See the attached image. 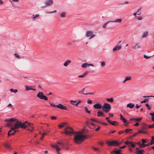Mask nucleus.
I'll return each instance as SVG.
<instances>
[{
	"instance_id": "obj_1",
	"label": "nucleus",
	"mask_w": 154,
	"mask_h": 154,
	"mask_svg": "<svg viewBox=\"0 0 154 154\" xmlns=\"http://www.w3.org/2000/svg\"><path fill=\"white\" fill-rule=\"evenodd\" d=\"M87 138L86 135L78 134L74 137V141L75 143L79 144L81 143L85 139Z\"/></svg>"
},
{
	"instance_id": "obj_2",
	"label": "nucleus",
	"mask_w": 154,
	"mask_h": 154,
	"mask_svg": "<svg viewBox=\"0 0 154 154\" xmlns=\"http://www.w3.org/2000/svg\"><path fill=\"white\" fill-rule=\"evenodd\" d=\"M26 122H24L22 123L21 122L19 121H17L15 124L14 125L13 127L15 129H16L19 128L26 129Z\"/></svg>"
},
{
	"instance_id": "obj_3",
	"label": "nucleus",
	"mask_w": 154,
	"mask_h": 154,
	"mask_svg": "<svg viewBox=\"0 0 154 154\" xmlns=\"http://www.w3.org/2000/svg\"><path fill=\"white\" fill-rule=\"evenodd\" d=\"M102 109L103 111L107 113L111 110V107L109 104L105 103L104 105L102 106Z\"/></svg>"
},
{
	"instance_id": "obj_4",
	"label": "nucleus",
	"mask_w": 154,
	"mask_h": 154,
	"mask_svg": "<svg viewBox=\"0 0 154 154\" xmlns=\"http://www.w3.org/2000/svg\"><path fill=\"white\" fill-rule=\"evenodd\" d=\"M85 35L87 37H89V39L90 40L94 37L96 35L94 34L93 31L88 30L86 32Z\"/></svg>"
},
{
	"instance_id": "obj_5",
	"label": "nucleus",
	"mask_w": 154,
	"mask_h": 154,
	"mask_svg": "<svg viewBox=\"0 0 154 154\" xmlns=\"http://www.w3.org/2000/svg\"><path fill=\"white\" fill-rule=\"evenodd\" d=\"M37 97L41 99H43L45 100H48V97L43 94L42 92H39L37 95Z\"/></svg>"
},
{
	"instance_id": "obj_6",
	"label": "nucleus",
	"mask_w": 154,
	"mask_h": 154,
	"mask_svg": "<svg viewBox=\"0 0 154 154\" xmlns=\"http://www.w3.org/2000/svg\"><path fill=\"white\" fill-rule=\"evenodd\" d=\"M15 120L14 118H12L5 119L4 121L5 122H7L6 123L7 125L11 126L12 125V123Z\"/></svg>"
},
{
	"instance_id": "obj_7",
	"label": "nucleus",
	"mask_w": 154,
	"mask_h": 154,
	"mask_svg": "<svg viewBox=\"0 0 154 154\" xmlns=\"http://www.w3.org/2000/svg\"><path fill=\"white\" fill-rule=\"evenodd\" d=\"M65 131L66 132H67V135L70 134H74V131L73 129L69 127H66L65 129Z\"/></svg>"
},
{
	"instance_id": "obj_8",
	"label": "nucleus",
	"mask_w": 154,
	"mask_h": 154,
	"mask_svg": "<svg viewBox=\"0 0 154 154\" xmlns=\"http://www.w3.org/2000/svg\"><path fill=\"white\" fill-rule=\"evenodd\" d=\"M106 143L110 146H117L118 143L117 141H108Z\"/></svg>"
},
{
	"instance_id": "obj_9",
	"label": "nucleus",
	"mask_w": 154,
	"mask_h": 154,
	"mask_svg": "<svg viewBox=\"0 0 154 154\" xmlns=\"http://www.w3.org/2000/svg\"><path fill=\"white\" fill-rule=\"evenodd\" d=\"M26 122H27L26 124V128L29 126L32 128V129H29V128H28L27 129L28 131H32L33 130V129L34 128V127H33V124L30 123H28L27 121H26Z\"/></svg>"
},
{
	"instance_id": "obj_10",
	"label": "nucleus",
	"mask_w": 154,
	"mask_h": 154,
	"mask_svg": "<svg viewBox=\"0 0 154 154\" xmlns=\"http://www.w3.org/2000/svg\"><path fill=\"white\" fill-rule=\"evenodd\" d=\"M94 107L96 109H100L102 108V105L100 103H97L93 105Z\"/></svg>"
},
{
	"instance_id": "obj_11",
	"label": "nucleus",
	"mask_w": 154,
	"mask_h": 154,
	"mask_svg": "<svg viewBox=\"0 0 154 154\" xmlns=\"http://www.w3.org/2000/svg\"><path fill=\"white\" fill-rule=\"evenodd\" d=\"M53 3L52 0H48L45 2V6H49L51 5Z\"/></svg>"
},
{
	"instance_id": "obj_12",
	"label": "nucleus",
	"mask_w": 154,
	"mask_h": 154,
	"mask_svg": "<svg viewBox=\"0 0 154 154\" xmlns=\"http://www.w3.org/2000/svg\"><path fill=\"white\" fill-rule=\"evenodd\" d=\"M57 107L62 109L67 110L66 106H63L61 104H59L57 105Z\"/></svg>"
},
{
	"instance_id": "obj_13",
	"label": "nucleus",
	"mask_w": 154,
	"mask_h": 154,
	"mask_svg": "<svg viewBox=\"0 0 154 154\" xmlns=\"http://www.w3.org/2000/svg\"><path fill=\"white\" fill-rule=\"evenodd\" d=\"M141 48V46L138 43H136L132 47V48H133L134 49H139Z\"/></svg>"
},
{
	"instance_id": "obj_14",
	"label": "nucleus",
	"mask_w": 154,
	"mask_h": 154,
	"mask_svg": "<svg viewBox=\"0 0 154 154\" xmlns=\"http://www.w3.org/2000/svg\"><path fill=\"white\" fill-rule=\"evenodd\" d=\"M125 144L129 146V145L131 144L132 147H134L135 146V145L131 142L126 141L125 142Z\"/></svg>"
},
{
	"instance_id": "obj_15",
	"label": "nucleus",
	"mask_w": 154,
	"mask_h": 154,
	"mask_svg": "<svg viewBox=\"0 0 154 154\" xmlns=\"http://www.w3.org/2000/svg\"><path fill=\"white\" fill-rule=\"evenodd\" d=\"M32 87H34L33 86H25V88L26 90L29 91V90H32L34 91H36V89L35 88H32Z\"/></svg>"
},
{
	"instance_id": "obj_16",
	"label": "nucleus",
	"mask_w": 154,
	"mask_h": 154,
	"mask_svg": "<svg viewBox=\"0 0 154 154\" xmlns=\"http://www.w3.org/2000/svg\"><path fill=\"white\" fill-rule=\"evenodd\" d=\"M97 117L100 116L105 117V115L104 114L102 111H98L97 112Z\"/></svg>"
},
{
	"instance_id": "obj_17",
	"label": "nucleus",
	"mask_w": 154,
	"mask_h": 154,
	"mask_svg": "<svg viewBox=\"0 0 154 154\" xmlns=\"http://www.w3.org/2000/svg\"><path fill=\"white\" fill-rule=\"evenodd\" d=\"M120 149L114 150L111 152V154H120Z\"/></svg>"
},
{
	"instance_id": "obj_18",
	"label": "nucleus",
	"mask_w": 154,
	"mask_h": 154,
	"mask_svg": "<svg viewBox=\"0 0 154 154\" xmlns=\"http://www.w3.org/2000/svg\"><path fill=\"white\" fill-rule=\"evenodd\" d=\"M122 48L121 45L119 46L118 45H116L114 48L113 49V51H116L117 50H119L121 49Z\"/></svg>"
},
{
	"instance_id": "obj_19",
	"label": "nucleus",
	"mask_w": 154,
	"mask_h": 154,
	"mask_svg": "<svg viewBox=\"0 0 154 154\" xmlns=\"http://www.w3.org/2000/svg\"><path fill=\"white\" fill-rule=\"evenodd\" d=\"M147 126L146 123H143V126L141 128V129L144 131H146V130L147 128Z\"/></svg>"
},
{
	"instance_id": "obj_20",
	"label": "nucleus",
	"mask_w": 154,
	"mask_h": 154,
	"mask_svg": "<svg viewBox=\"0 0 154 154\" xmlns=\"http://www.w3.org/2000/svg\"><path fill=\"white\" fill-rule=\"evenodd\" d=\"M142 119V118H131L130 119V120L131 121H137L138 122L140 121Z\"/></svg>"
},
{
	"instance_id": "obj_21",
	"label": "nucleus",
	"mask_w": 154,
	"mask_h": 154,
	"mask_svg": "<svg viewBox=\"0 0 154 154\" xmlns=\"http://www.w3.org/2000/svg\"><path fill=\"white\" fill-rule=\"evenodd\" d=\"M71 60H66L63 64V65L65 66H67L69 64L71 63Z\"/></svg>"
},
{
	"instance_id": "obj_22",
	"label": "nucleus",
	"mask_w": 154,
	"mask_h": 154,
	"mask_svg": "<svg viewBox=\"0 0 154 154\" xmlns=\"http://www.w3.org/2000/svg\"><path fill=\"white\" fill-rule=\"evenodd\" d=\"M134 104L132 103H130L127 105V107L130 108H132L134 107Z\"/></svg>"
},
{
	"instance_id": "obj_23",
	"label": "nucleus",
	"mask_w": 154,
	"mask_h": 154,
	"mask_svg": "<svg viewBox=\"0 0 154 154\" xmlns=\"http://www.w3.org/2000/svg\"><path fill=\"white\" fill-rule=\"evenodd\" d=\"M109 123L113 125H118L119 123L115 121H112L110 122H109Z\"/></svg>"
},
{
	"instance_id": "obj_24",
	"label": "nucleus",
	"mask_w": 154,
	"mask_h": 154,
	"mask_svg": "<svg viewBox=\"0 0 154 154\" xmlns=\"http://www.w3.org/2000/svg\"><path fill=\"white\" fill-rule=\"evenodd\" d=\"M122 21V20L121 19H117L116 20H115L110 21V22L112 23L119 22L120 23H121Z\"/></svg>"
},
{
	"instance_id": "obj_25",
	"label": "nucleus",
	"mask_w": 154,
	"mask_h": 154,
	"mask_svg": "<svg viewBox=\"0 0 154 154\" xmlns=\"http://www.w3.org/2000/svg\"><path fill=\"white\" fill-rule=\"evenodd\" d=\"M131 77L130 76H128L125 77V79L123 81V83H125L126 81L131 80Z\"/></svg>"
},
{
	"instance_id": "obj_26",
	"label": "nucleus",
	"mask_w": 154,
	"mask_h": 154,
	"mask_svg": "<svg viewBox=\"0 0 154 154\" xmlns=\"http://www.w3.org/2000/svg\"><path fill=\"white\" fill-rule=\"evenodd\" d=\"M88 72H86L84 73L82 75H79L78 76V77L80 78V77H85L88 74Z\"/></svg>"
},
{
	"instance_id": "obj_27",
	"label": "nucleus",
	"mask_w": 154,
	"mask_h": 154,
	"mask_svg": "<svg viewBox=\"0 0 154 154\" xmlns=\"http://www.w3.org/2000/svg\"><path fill=\"white\" fill-rule=\"evenodd\" d=\"M148 34V32L147 31L144 32L143 33L142 36V38H145L146 37Z\"/></svg>"
},
{
	"instance_id": "obj_28",
	"label": "nucleus",
	"mask_w": 154,
	"mask_h": 154,
	"mask_svg": "<svg viewBox=\"0 0 154 154\" xmlns=\"http://www.w3.org/2000/svg\"><path fill=\"white\" fill-rule=\"evenodd\" d=\"M144 151L143 149H140L138 151H137L136 152V153L137 154H143V152Z\"/></svg>"
},
{
	"instance_id": "obj_29",
	"label": "nucleus",
	"mask_w": 154,
	"mask_h": 154,
	"mask_svg": "<svg viewBox=\"0 0 154 154\" xmlns=\"http://www.w3.org/2000/svg\"><path fill=\"white\" fill-rule=\"evenodd\" d=\"M141 9V8H138L135 12L136 13H137V14L138 15H140L141 14V12H140V10Z\"/></svg>"
},
{
	"instance_id": "obj_30",
	"label": "nucleus",
	"mask_w": 154,
	"mask_h": 154,
	"mask_svg": "<svg viewBox=\"0 0 154 154\" xmlns=\"http://www.w3.org/2000/svg\"><path fill=\"white\" fill-rule=\"evenodd\" d=\"M88 65V63H84L83 64L81 65V67L82 68H85L86 67H87L89 66V65Z\"/></svg>"
},
{
	"instance_id": "obj_31",
	"label": "nucleus",
	"mask_w": 154,
	"mask_h": 154,
	"mask_svg": "<svg viewBox=\"0 0 154 154\" xmlns=\"http://www.w3.org/2000/svg\"><path fill=\"white\" fill-rule=\"evenodd\" d=\"M154 144V137L152 136L151 137V140L150 142V144L152 145Z\"/></svg>"
},
{
	"instance_id": "obj_32",
	"label": "nucleus",
	"mask_w": 154,
	"mask_h": 154,
	"mask_svg": "<svg viewBox=\"0 0 154 154\" xmlns=\"http://www.w3.org/2000/svg\"><path fill=\"white\" fill-rule=\"evenodd\" d=\"M137 133H138V134L139 133H142L144 134H147V131H143L142 129V130H139Z\"/></svg>"
},
{
	"instance_id": "obj_33",
	"label": "nucleus",
	"mask_w": 154,
	"mask_h": 154,
	"mask_svg": "<svg viewBox=\"0 0 154 154\" xmlns=\"http://www.w3.org/2000/svg\"><path fill=\"white\" fill-rule=\"evenodd\" d=\"M149 114L151 116L152 119V121L154 122V112L153 113H150Z\"/></svg>"
},
{
	"instance_id": "obj_34",
	"label": "nucleus",
	"mask_w": 154,
	"mask_h": 154,
	"mask_svg": "<svg viewBox=\"0 0 154 154\" xmlns=\"http://www.w3.org/2000/svg\"><path fill=\"white\" fill-rule=\"evenodd\" d=\"M66 12H63L61 13L60 16L61 17L64 18L66 17Z\"/></svg>"
},
{
	"instance_id": "obj_35",
	"label": "nucleus",
	"mask_w": 154,
	"mask_h": 154,
	"mask_svg": "<svg viewBox=\"0 0 154 154\" xmlns=\"http://www.w3.org/2000/svg\"><path fill=\"white\" fill-rule=\"evenodd\" d=\"M66 123L65 122H63L58 125V127L60 128H61L62 127H64L65 125H66Z\"/></svg>"
},
{
	"instance_id": "obj_36",
	"label": "nucleus",
	"mask_w": 154,
	"mask_h": 154,
	"mask_svg": "<svg viewBox=\"0 0 154 154\" xmlns=\"http://www.w3.org/2000/svg\"><path fill=\"white\" fill-rule=\"evenodd\" d=\"M145 144L143 143V142H142V143L139 146V147L140 148H143L145 147Z\"/></svg>"
},
{
	"instance_id": "obj_37",
	"label": "nucleus",
	"mask_w": 154,
	"mask_h": 154,
	"mask_svg": "<svg viewBox=\"0 0 154 154\" xmlns=\"http://www.w3.org/2000/svg\"><path fill=\"white\" fill-rule=\"evenodd\" d=\"M107 100L108 102L112 103L114 101V99L113 98H107Z\"/></svg>"
},
{
	"instance_id": "obj_38",
	"label": "nucleus",
	"mask_w": 154,
	"mask_h": 154,
	"mask_svg": "<svg viewBox=\"0 0 154 154\" xmlns=\"http://www.w3.org/2000/svg\"><path fill=\"white\" fill-rule=\"evenodd\" d=\"M14 56L16 58H17L18 59H21L22 58H23V57H21L19 55L17 54L16 53H15L14 54Z\"/></svg>"
},
{
	"instance_id": "obj_39",
	"label": "nucleus",
	"mask_w": 154,
	"mask_h": 154,
	"mask_svg": "<svg viewBox=\"0 0 154 154\" xmlns=\"http://www.w3.org/2000/svg\"><path fill=\"white\" fill-rule=\"evenodd\" d=\"M4 146L7 148H9V149H10L11 148V147L10 146V145L8 143H5L4 144Z\"/></svg>"
},
{
	"instance_id": "obj_40",
	"label": "nucleus",
	"mask_w": 154,
	"mask_h": 154,
	"mask_svg": "<svg viewBox=\"0 0 154 154\" xmlns=\"http://www.w3.org/2000/svg\"><path fill=\"white\" fill-rule=\"evenodd\" d=\"M132 130V129H129V128H128V129H126L125 131V132L126 133H128V134H130V133H129V132L131 131Z\"/></svg>"
},
{
	"instance_id": "obj_41",
	"label": "nucleus",
	"mask_w": 154,
	"mask_h": 154,
	"mask_svg": "<svg viewBox=\"0 0 154 154\" xmlns=\"http://www.w3.org/2000/svg\"><path fill=\"white\" fill-rule=\"evenodd\" d=\"M10 91L11 92H14V93H16L18 91L17 89H11L10 90Z\"/></svg>"
},
{
	"instance_id": "obj_42",
	"label": "nucleus",
	"mask_w": 154,
	"mask_h": 154,
	"mask_svg": "<svg viewBox=\"0 0 154 154\" xmlns=\"http://www.w3.org/2000/svg\"><path fill=\"white\" fill-rule=\"evenodd\" d=\"M148 140L147 139H146L145 140L143 139H141V141L142 142H143L144 143H147L148 141Z\"/></svg>"
},
{
	"instance_id": "obj_43",
	"label": "nucleus",
	"mask_w": 154,
	"mask_h": 154,
	"mask_svg": "<svg viewBox=\"0 0 154 154\" xmlns=\"http://www.w3.org/2000/svg\"><path fill=\"white\" fill-rule=\"evenodd\" d=\"M85 111L87 113H90L91 111L88 110V108L87 106L85 107Z\"/></svg>"
},
{
	"instance_id": "obj_44",
	"label": "nucleus",
	"mask_w": 154,
	"mask_h": 154,
	"mask_svg": "<svg viewBox=\"0 0 154 154\" xmlns=\"http://www.w3.org/2000/svg\"><path fill=\"white\" fill-rule=\"evenodd\" d=\"M39 15L38 14H36L35 15H33L32 16V17H33L32 19L34 20H35V18L38 17H39Z\"/></svg>"
},
{
	"instance_id": "obj_45",
	"label": "nucleus",
	"mask_w": 154,
	"mask_h": 154,
	"mask_svg": "<svg viewBox=\"0 0 154 154\" xmlns=\"http://www.w3.org/2000/svg\"><path fill=\"white\" fill-rule=\"evenodd\" d=\"M109 22H110V21H109V22H108L106 23H105V24H104L103 26V27L104 28H105L106 26H107V24H108V23H109Z\"/></svg>"
},
{
	"instance_id": "obj_46",
	"label": "nucleus",
	"mask_w": 154,
	"mask_h": 154,
	"mask_svg": "<svg viewBox=\"0 0 154 154\" xmlns=\"http://www.w3.org/2000/svg\"><path fill=\"white\" fill-rule=\"evenodd\" d=\"M86 125H87L89 127H90V128H92V129L94 128H95V127L94 126H92V127H91V126L88 123H86Z\"/></svg>"
},
{
	"instance_id": "obj_47",
	"label": "nucleus",
	"mask_w": 154,
	"mask_h": 154,
	"mask_svg": "<svg viewBox=\"0 0 154 154\" xmlns=\"http://www.w3.org/2000/svg\"><path fill=\"white\" fill-rule=\"evenodd\" d=\"M121 120L123 121L124 123H127V121L125 118L123 117L122 119H121Z\"/></svg>"
},
{
	"instance_id": "obj_48",
	"label": "nucleus",
	"mask_w": 154,
	"mask_h": 154,
	"mask_svg": "<svg viewBox=\"0 0 154 154\" xmlns=\"http://www.w3.org/2000/svg\"><path fill=\"white\" fill-rule=\"evenodd\" d=\"M154 55H152L151 56H146L145 55H143V57L145 58H146V59H148L150 57H152V56H153Z\"/></svg>"
},
{
	"instance_id": "obj_49",
	"label": "nucleus",
	"mask_w": 154,
	"mask_h": 154,
	"mask_svg": "<svg viewBox=\"0 0 154 154\" xmlns=\"http://www.w3.org/2000/svg\"><path fill=\"white\" fill-rule=\"evenodd\" d=\"M148 98H145L143 100L141 101L140 103H146L147 101H148Z\"/></svg>"
},
{
	"instance_id": "obj_50",
	"label": "nucleus",
	"mask_w": 154,
	"mask_h": 154,
	"mask_svg": "<svg viewBox=\"0 0 154 154\" xmlns=\"http://www.w3.org/2000/svg\"><path fill=\"white\" fill-rule=\"evenodd\" d=\"M149 128H154V123H153L152 125H149L148 126Z\"/></svg>"
},
{
	"instance_id": "obj_51",
	"label": "nucleus",
	"mask_w": 154,
	"mask_h": 154,
	"mask_svg": "<svg viewBox=\"0 0 154 154\" xmlns=\"http://www.w3.org/2000/svg\"><path fill=\"white\" fill-rule=\"evenodd\" d=\"M85 90V88H83L82 91H79L78 93H81L82 94H85V93H84V90Z\"/></svg>"
},
{
	"instance_id": "obj_52",
	"label": "nucleus",
	"mask_w": 154,
	"mask_h": 154,
	"mask_svg": "<svg viewBox=\"0 0 154 154\" xmlns=\"http://www.w3.org/2000/svg\"><path fill=\"white\" fill-rule=\"evenodd\" d=\"M81 102V101L80 100H79L78 101V102L76 104H75V103H72V104L73 105L77 106L78 105V104Z\"/></svg>"
},
{
	"instance_id": "obj_53",
	"label": "nucleus",
	"mask_w": 154,
	"mask_h": 154,
	"mask_svg": "<svg viewBox=\"0 0 154 154\" xmlns=\"http://www.w3.org/2000/svg\"><path fill=\"white\" fill-rule=\"evenodd\" d=\"M101 65L102 66L104 67L105 65V62L104 61L102 62L101 63Z\"/></svg>"
},
{
	"instance_id": "obj_54",
	"label": "nucleus",
	"mask_w": 154,
	"mask_h": 154,
	"mask_svg": "<svg viewBox=\"0 0 154 154\" xmlns=\"http://www.w3.org/2000/svg\"><path fill=\"white\" fill-rule=\"evenodd\" d=\"M50 104L53 107H57V105H55L54 103H50Z\"/></svg>"
},
{
	"instance_id": "obj_55",
	"label": "nucleus",
	"mask_w": 154,
	"mask_h": 154,
	"mask_svg": "<svg viewBox=\"0 0 154 154\" xmlns=\"http://www.w3.org/2000/svg\"><path fill=\"white\" fill-rule=\"evenodd\" d=\"M60 142L61 143V146H63L65 145V144L63 142V141L62 140H61L60 141Z\"/></svg>"
},
{
	"instance_id": "obj_56",
	"label": "nucleus",
	"mask_w": 154,
	"mask_h": 154,
	"mask_svg": "<svg viewBox=\"0 0 154 154\" xmlns=\"http://www.w3.org/2000/svg\"><path fill=\"white\" fill-rule=\"evenodd\" d=\"M14 129H15L13 127L11 128L10 129V130L8 131V133H10V132H11L12 131H13V130H14Z\"/></svg>"
},
{
	"instance_id": "obj_57",
	"label": "nucleus",
	"mask_w": 154,
	"mask_h": 154,
	"mask_svg": "<svg viewBox=\"0 0 154 154\" xmlns=\"http://www.w3.org/2000/svg\"><path fill=\"white\" fill-rule=\"evenodd\" d=\"M92 103V101L91 100L88 99L87 102V103L88 104H91Z\"/></svg>"
},
{
	"instance_id": "obj_58",
	"label": "nucleus",
	"mask_w": 154,
	"mask_h": 154,
	"mask_svg": "<svg viewBox=\"0 0 154 154\" xmlns=\"http://www.w3.org/2000/svg\"><path fill=\"white\" fill-rule=\"evenodd\" d=\"M51 119L52 120H55L57 119V117L55 116H52L51 117Z\"/></svg>"
},
{
	"instance_id": "obj_59",
	"label": "nucleus",
	"mask_w": 154,
	"mask_h": 154,
	"mask_svg": "<svg viewBox=\"0 0 154 154\" xmlns=\"http://www.w3.org/2000/svg\"><path fill=\"white\" fill-rule=\"evenodd\" d=\"M94 93H86V94H84L85 95H87L88 94H91V95H93L94 94Z\"/></svg>"
},
{
	"instance_id": "obj_60",
	"label": "nucleus",
	"mask_w": 154,
	"mask_h": 154,
	"mask_svg": "<svg viewBox=\"0 0 154 154\" xmlns=\"http://www.w3.org/2000/svg\"><path fill=\"white\" fill-rule=\"evenodd\" d=\"M51 146L53 148H55L56 149H57V147H58V146L57 145H52Z\"/></svg>"
},
{
	"instance_id": "obj_61",
	"label": "nucleus",
	"mask_w": 154,
	"mask_h": 154,
	"mask_svg": "<svg viewBox=\"0 0 154 154\" xmlns=\"http://www.w3.org/2000/svg\"><path fill=\"white\" fill-rule=\"evenodd\" d=\"M109 117H106L105 118V119L109 123V122H111V120H110L109 119Z\"/></svg>"
},
{
	"instance_id": "obj_62",
	"label": "nucleus",
	"mask_w": 154,
	"mask_h": 154,
	"mask_svg": "<svg viewBox=\"0 0 154 154\" xmlns=\"http://www.w3.org/2000/svg\"><path fill=\"white\" fill-rule=\"evenodd\" d=\"M98 127L95 129V131H98L100 128V127L98 125Z\"/></svg>"
},
{
	"instance_id": "obj_63",
	"label": "nucleus",
	"mask_w": 154,
	"mask_h": 154,
	"mask_svg": "<svg viewBox=\"0 0 154 154\" xmlns=\"http://www.w3.org/2000/svg\"><path fill=\"white\" fill-rule=\"evenodd\" d=\"M143 18L142 17H139L137 18V20H141Z\"/></svg>"
},
{
	"instance_id": "obj_64",
	"label": "nucleus",
	"mask_w": 154,
	"mask_h": 154,
	"mask_svg": "<svg viewBox=\"0 0 154 154\" xmlns=\"http://www.w3.org/2000/svg\"><path fill=\"white\" fill-rule=\"evenodd\" d=\"M124 132V131H120L118 132V134H120L122 133H123Z\"/></svg>"
}]
</instances>
